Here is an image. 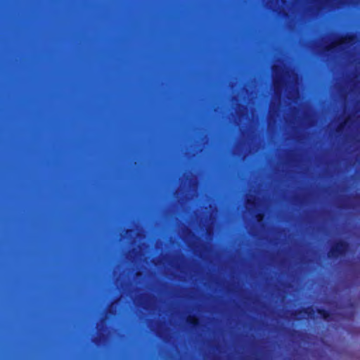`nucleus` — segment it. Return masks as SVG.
<instances>
[{
	"label": "nucleus",
	"mask_w": 360,
	"mask_h": 360,
	"mask_svg": "<svg viewBox=\"0 0 360 360\" xmlns=\"http://www.w3.org/2000/svg\"><path fill=\"white\" fill-rule=\"evenodd\" d=\"M103 158H360V155H255L248 156L243 155H112L110 154L103 155Z\"/></svg>",
	"instance_id": "obj_1"
},
{
	"label": "nucleus",
	"mask_w": 360,
	"mask_h": 360,
	"mask_svg": "<svg viewBox=\"0 0 360 360\" xmlns=\"http://www.w3.org/2000/svg\"><path fill=\"white\" fill-rule=\"evenodd\" d=\"M354 39V36L353 34H347L340 37L337 40L332 41L329 44L326 45L323 47V51L326 52H331L342 44H351Z\"/></svg>",
	"instance_id": "obj_2"
},
{
	"label": "nucleus",
	"mask_w": 360,
	"mask_h": 360,
	"mask_svg": "<svg viewBox=\"0 0 360 360\" xmlns=\"http://www.w3.org/2000/svg\"><path fill=\"white\" fill-rule=\"evenodd\" d=\"M349 120H350V116H347L342 121H341L340 122L338 123V124L337 125V127L335 129V132L336 133V134L338 136L342 135V134L343 133V131L345 129V127Z\"/></svg>",
	"instance_id": "obj_3"
},
{
	"label": "nucleus",
	"mask_w": 360,
	"mask_h": 360,
	"mask_svg": "<svg viewBox=\"0 0 360 360\" xmlns=\"http://www.w3.org/2000/svg\"><path fill=\"white\" fill-rule=\"evenodd\" d=\"M338 248V252H343L345 249V245L343 244H341L340 247H337Z\"/></svg>",
	"instance_id": "obj_4"
},
{
	"label": "nucleus",
	"mask_w": 360,
	"mask_h": 360,
	"mask_svg": "<svg viewBox=\"0 0 360 360\" xmlns=\"http://www.w3.org/2000/svg\"><path fill=\"white\" fill-rule=\"evenodd\" d=\"M247 132V130L246 129H244L243 131H242V134L243 135H245V134H246Z\"/></svg>",
	"instance_id": "obj_5"
},
{
	"label": "nucleus",
	"mask_w": 360,
	"mask_h": 360,
	"mask_svg": "<svg viewBox=\"0 0 360 360\" xmlns=\"http://www.w3.org/2000/svg\"><path fill=\"white\" fill-rule=\"evenodd\" d=\"M248 203L250 204V199H248Z\"/></svg>",
	"instance_id": "obj_6"
}]
</instances>
